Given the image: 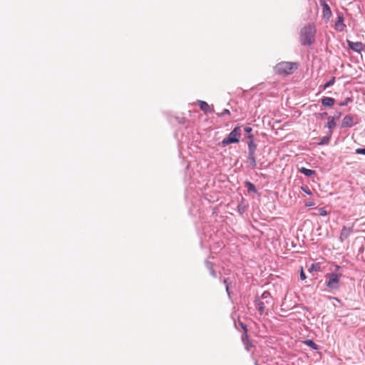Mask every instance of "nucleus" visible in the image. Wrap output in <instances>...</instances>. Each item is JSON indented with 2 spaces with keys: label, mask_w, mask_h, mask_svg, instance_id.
<instances>
[{
  "label": "nucleus",
  "mask_w": 365,
  "mask_h": 365,
  "mask_svg": "<svg viewBox=\"0 0 365 365\" xmlns=\"http://www.w3.org/2000/svg\"><path fill=\"white\" fill-rule=\"evenodd\" d=\"M341 269V267L340 266L335 265L334 272L327 273L325 275V285L330 291H335L339 289L340 287L341 279L342 277Z\"/></svg>",
  "instance_id": "f257e3e1"
},
{
  "label": "nucleus",
  "mask_w": 365,
  "mask_h": 365,
  "mask_svg": "<svg viewBox=\"0 0 365 365\" xmlns=\"http://www.w3.org/2000/svg\"><path fill=\"white\" fill-rule=\"evenodd\" d=\"M316 29L314 24H310L303 27L300 32V41L304 46H309L314 41Z\"/></svg>",
  "instance_id": "f03ea898"
},
{
  "label": "nucleus",
  "mask_w": 365,
  "mask_h": 365,
  "mask_svg": "<svg viewBox=\"0 0 365 365\" xmlns=\"http://www.w3.org/2000/svg\"><path fill=\"white\" fill-rule=\"evenodd\" d=\"M297 68L296 63L282 61L274 66V71L279 75H290Z\"/></svg>",
  "instance_id": "7ed1b4c3"
},
{
  "label": "nucleus",
  "mask_w": 365,
  "mask_h": 365,
  "mask_svg": "<svg viewBox=\"0 0 365 365\" xmlns=\"http://www.w3.org/2000/svg\"><path fill=\"white\" fill-rule=\"evenodd\" d=\"M241 129L240 127H235L230 133L222 141V145L226 146L231 143H237L240 141L241 136Z\"/></svg>",
  "instance_id": "20e7f679"
},
{
  "label": "nucleus",
  "mask_w": 365,
  "mask_h": 365,
  "mask_svg": "<svg viewBox=\"0 0 365 365\" xmlns=\"http://www.w3.org/2000/svg\"><path fill=\"white\" fill-rule=\"evenodd\" d=\"M347 44L351 50H353L357 53H361V51L365 50V44H364L363 43L359 42V41L354 42V41L347 40Z\"/></svg>",
  "instance_id": "39448f33"
},
{
  "label": "nucleus",
  "mask_w": 365,
  "mask_h": 365,
  "mask_svg": "<svg viewBox=\"0 0 365 365\" xmlns=\"http://www.w3.org/2000/svg\"><path fill=\"white\" fill-rule=\"evenodd\" d=\"M353 125V118L352 116L347 115L344 116L341 122L342 128H350Z\"/></svg>",
  "instance_id": "423d86ee"
},
{
  "label": "nucleus",
  "mask_w": 365,
  "mask_h": 365,
  "mask_svg": "<svg viewBox=\"0 0 365 365\" xmlns=\"http://www.w3.org/2000/svg\"><path fill=\"white\" fill-rule=\"evenodd\" d=\"M351 232H352L351 227H346L344 226L341 231L340 240L343 241V240H346L350 235Z\"/></svg>",
  "instance_id": "0eeeda50"
},
{
  "label": "nucleus",
  "mask_w": 365,
  "mask_h": 365,
  "mask_svg": "<svg viewBox=\"0 0 365 365\" xmlns=\"http://www.w3.org/2000/svg\"><path fill=\"white\" fill-rule=\"evenodd\" d=\"M248 138L250 139V141L248 142V151L250 155H252V154H255V149H256V145L255 144L253 141V137L252 135H249Z\"/></svg>",
  "instance_id": "6e6552de"
},
{
  "label": "nucleus",
  "mask_w": 365,
  "mask_h": 365,
  "mask_svg": "<svg viewBox=\"0 0 365 365\" xmlns=\"http://www.w3.org/2000/svg\"><path fill=\"white\" fill-rule=\"evenodd\" d=\"M339 115L336 118L333 116H329L328 118V122L327 123V127L331 130L332 128H334L336 126V120L339 118Z\"/></svg>",
  "instance_id": "1a4fd4ad"
},
{
  "label": "nucleus",
  "mask_w": 365,
  "mask_h": 365,
  "mask_svg": "<svg viewBox=\"0 0 365 365\" xmlns=\"http://www.w3.org/2000/svg\"><path fill=\"white\" fill-rule=\"evenodd\" d=\"M322 103L324 106L331 107L334 103V99L331 97H324L322 99Z\"/></svg>",
  "instance_id": "9d476101"
},
{
  "label": "nucleus",
  "mask_w": 365,
  "mask_h": 365,
  "mask_svg": "<svg viewBox=\"0 0 365 365\" xmlns=\"http://www.w3.org/2000/svg\"><path fill=\"white\" fill-rule=\"evenodd\" d=\"M198 104L202 110L207 113L210 110V106L205 101H198Z\"/></svg>",
  "instance_id": "9b49d317"
},
{
  "label": "nucleus",
  "mask_w": 365,
  "mask_h": 365,
  "mask_svg": "<svg viewBox=\"0 0 365 365\" xmlns=\"http://www.w3.org/2000/svg\"><path fill=\"white\" fill-rule=\"evenodd\" d=\"M332 135L331 130H329V133L327 136H324L322 138H321L320 142L319 143V145H325L328 144L329 142V140L331 138V136Z\"/></svg>",
  "instance_id": "f8f14e48"
},
{
  "label": "nucleus",
  "mask_w": 365,
  "mask_h": 365,
  "mask_svg": "<svg viewBox=\"0 0 365 365\" xmlns=\"http://www.w3.org/2000/svg\"><path fill=\"white\" fill-rule=\"evenodd\" d=\"M265 304L266 302H262V301H257V307L260 312L261 314H262L265 309Z\"/></svg>",
  "instance_id": "ddd939ff"
},
{
  "label": "nucleus",
  "mask_w": 365,
  "mask_h": 365,
  "mask_svg": "<svg viewBox=\"0 0 365 365\" xmlns=\"http://www.w3.org/2000/svg\"><path fill=\"white\" fill-rule=\"evenodd\" d=\"M300 172L303 173L306 176H312L315 173V171L313 170L307 169L305 168H302L300 169Z\"/></svg>",
  "instance_id": "4468645a"
},
{
  "label": "nucleus",
  "mask_w": 365,
  "mask_h": 365,
  "mask_svg": "<svg viewBox=\"0 0 365 365\" xmlns=\"http://www.w3.org/2000/svg\"><path fill=\"white\" fill-rule=\"evenodd\" d=\"M248 163L250 166H251L252 168L256 167L257 163L255 158V154H252V155H248Z\"/></svg>",
  "instance_id": "2eb2a0df"
},
{
  "label": "nucleus",
  "mask_w": 365,
  "mask_h": 365,
  "mask_svg": "<svg viewBox=\"0 0 365 365\" xmlns=\"http://www.w3.org/2000/svg\"><path fill=\"white\" fill-rule=\"evenodd\" d=\"M321 269V265L319 263H314L311 265L309 268V272H319Z\"/></svg>",
  "instance_id": "dca6fc26"
},
{
  "label": "nucleus",
  "mask_w": 365,
  "mask_h": 365,
  "mask_svg": "<svg viewBox=\"0 0 365 365\" xmlns=\"http://www.w3.org/2000/svg\"><path fill=\"white\" fill-rule=\"evenodd\" d=\"M261 297L262 299L266 300V304H269L270 302L269 300L271 299V296L269 292H264Z\"/></svg>",
  "instance_id": "f3484780"
},
{
  "label": "nucleus",
  "mask_w": 365,
  "mask_h": 365,
  "mask_svg": "<svg viewBox=\"0 0 365 365\" xmlns=\"http://www.w3.org/2000/svg\"><path fill=\"white\" fill-rule=\"evenodd\" d=\"M335 83V77H332L328 82L324 85V89L332 86Z\"/></svg>",
  "instance_id": "a211bd4d"
},
{
  "label": "nucleus",
  "mask_w": 365,
  "mask_h": 365,
  "mask_svg": "<svg viewBox=\"0 0 365 365\" xmlns=\"http://www.w3.org/2000/svg\"><path fill=\"white\" fill-rule=\"evenodd\" d=\"M323 9L325 14H331L330 8L327 4H323Z\"/></svg>",
  "instance_id": "6ab92c4d"
},
{
  "label": "nucleus",
  "mask_w": 365,
  "mask_h": 365,
  "mask_svg": "<svg viewBox=\"0 0 365 365\" xmlns=\"http://www.w3.org/2000/svg\"><path fill=\"white\" fill-rule=\"evenodd\" d=\"M247 185L248 190L255 192V187L252 183L247 182Z\"/></svg>",
  "instance_id": "aec40b11"
},
{
  "label": "nucleus",
  "mask_w": 365,
  "mask_h": 365,
  "mask_svg": "<svg viewBox=\"0 0 365 365\" xmlns=\"http://www.w3.org/2000/svg\"><path fill=\"white\" fill-rule=\"evenodd\" d=\"M319 213L322 216H326L328 214L327 210L324 208H320L319 210Z\"/></svg>",
  "instance_id": "412c9836"
},
{
  "label": "nucleus",
  "mask_w": 365,
  "mask_h": 365,
  "mask_svg": "<svg viewBox=\"0 0 365 365\" xmlns=\"http://www.w3.org/2000/svg\"><path fill=\"white\" fill-rule=\"evenodd\" d=\"M356 154L365 155V148H357L356 150Z\"/></svg>",
  "instance_id": "4be33fe9"
},
{
  "label": "nucleus",
  "mask_w": 365,
  "mask_h": 365,
  "mask_svg": "<svg viewBox=\"0 0 365 365\" xmlns=\"http://www.w3.org/2000/svg\"><path fill=\"white\" fill-rule=\"evenodd\" d=\"M205 265L209 270L213 269L212 264L209 261L205 262Z\"/></svg>",
  "instance_id": "5701e85b"
},
{
  "label": "nucleus",
  "mask_w": 365,
  "mask_h": 365,
  "mask_svg": "<svg viewBox=\"0 0 365 365\" xmlns=\"http://www.w3.org/2000/svg\"><path fill=\"white\" fill-rule=\"evenodd\" d=\"M350 101H351V99L348 98L345 100V101L340 103L339 106H346L348 104V103Z\"/></svg>",
  "instance_id": "b1692460"
},
{
  "label": "nucleus",
  "mask_w": 365,
  "mask_h": 365,
  "mask_svg": "<svg viewBox=\"0 0 365 365\" xmlns=\"http://www.w3.org/2000/svg\"><path fill=\"white\" fill-rule=\"evenodd\" d=\"M300 279L302 280H304L306 279V275L304 274V272H303V269L302 268L301 269V272H300Z\"/></svg>",
  "instance_id": "393cba45"
},
{
  "label": "nucleus",
  "mask_w": 365,
  "mask_h": 365,
  "mask_svg": "<svg viewBox=\"0 0 365 365\" xmlns=\"http://www.w3.org/2000/svg\"><path fill=\"white\" fill-rule=\"evenodd\" d=\"M227 115L230 114V110L228 109H224L222 110V112L219 115L222 116V115H227Z\"/></svg>",
  "instance_id": "a878e982"
},
{
  "label": "nucleus",
  "mask_w": 365,
  "mask_h": 365,
  "mask_svg": "<svg viewBox=\"0 0 365 365\" xmlns=\"http://www.w3.org/2000/svg\"><path fill=\"white\" fill-rule=\"evenodd\" d=\"M227 281H228V279H225V280H224V284H225V287H226V291H227V292L228 295H230V292H229V287H228Z\"/></svg>",
  "instance_id": "bb28decb"
},
{
  "label": "nucleus",
  "mask_w": 365,
  "mask_h": 365,
  "mask_svg": "<svg viewBox=\"0 0 365 365\" xmlns=\"http://www.w3.org/2000/svg\"><path fill=\"white\" fill-rule=\"evenodd\" d=\"M245 131L247 133H251L252 131V128L251 127H249V126H247L245 128Z\"/></svg>",
  "instance_id": "cd10ccee"
},
{
  "label": "nucleus",
  "mask_w": 365,
  "mask_h": 365,
  "mask_svg": "<svg viewBox=\"0 0 365 365\" xmlns=\"http://www.w3.org/2000/svg\"><path fill=\"white\" fill-rule=\"evenodd\" d=\"M210 274H211V275H212V277H217V275H216V272H215L214 268H213V269H210Z\"/></svg>",
  "instance_id": "c85d7f7f"
},
{
  "label": "nucleus",
  "mask_w": 365,
  "mask_h": 365,
  "mask_svg": "<svg viewBox=\"0 0 365 365\" xmlns=\"http://www.w3.org/2000/svg\"><path fill=\"white\" fill-rule=\"evenodd\" d=\"M302 190L308 195H311L312 192L311 191L308 189V188H304V187H302Z\"/></svg>",
  "instance_id": "c756f323"
},
{
  "label": "nucleus",
  "mask_w": 365,
  "mask_h": 365,
  "mask_svg": "<svg viewBox=\"0 0 365 365\" xmlns=\"http://www.w3.org/2000/svg\"><path fill=\"white\" fill-rule=\"evenodd\" d=\"M307 344H309V345H315L314 343L312 341H311V340L307 341Z\"/></svg>",
  "instance_id": "7c9ffc66"
},
{
  "label": "nucleus",
  "mask_w": 365,
  "mask_h": 365,
  "mask_svg": "<svg viewBox=\"0 0 365 365\" xmlns=\"http://www.w3.org/2000/svg\"><path fill=\"white\" fill-rule=\"evenodd\" d=\"M312 205H314V204L312 202H309V203L306 204V206H307V207H310V206H312Z\"/></svg>",
  "instance_id": "2f4dec72"
},
{
  "label": "nucleus",
  "mask_w": 365,
  "mask_h": 365,
  "mask_svg": "<svg viewBox=\"0 0 365 365\" xmlns=\"http://www.w3.org/2000/svg\"><path fill=\"white\" fill-rule=\"evenodd\" d=\"M333 299H334V300L337 301V302H339V300L337 298H336V297H334Z\"/></svg>",
  "instance_id": "473e14b6"
}]
</instances>
